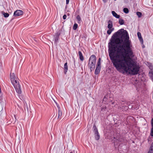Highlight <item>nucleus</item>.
<instances>
[{"instance_id": "f257e3e1", "label": "nucleus", "mask_w": 153, "mask_h": 153, "mask_svg": "<svg viewBox=\"0 0 153 153\" xmlns=\"http://www.w3.org/2000/svg\"><path fill=\"white\" fill-rule=\"evenodd\" d=\"M132 45L127 31L121 29L112 36L108 43L109 56L117 70L123 69L126 73L137 74L140 67L131 61L134 55Z\"/></svg>"}, {"instance_id": "f03ea898", "label": "nucleus", "mask_w": 153, "mask_h": 153, "mask_svg": "<svg viewBox=\"0 0 153 153\" xmlns=\"http://www.w3.org/2000/svg\"><path fill=\"white\" fill-rule=\"evenodd\" d=\"M11 83L13 85L14 88L15 89L16 92L18 94H21L22 93L21 86L19 82V79L18 78L11 81Z\"/></svg>"}, {"instance_id": "7ed1b4c3", "label": "nucleus", "mask_w": 153, "mask_h": 153, "mask_svg": "<svg viewBox=\"0 0 153 153\" xmlns=\"http://www.w3.org/2000/svg\"><path fill=\"white\" fill-rule=\"evenodd\" d=\"M96 57L94 55H92L90 57L88 62V65L91 71L93 70L95 68Z\"/></svg>"}, {"instance_id": "20e7f679", "label": "nucleus", "mask_w": 153, "mask_h": 153, "mask_svg": "<svg viewBox=\"0 0 153 153\" xmlns=\"http://www.w3.org/2000/svg\"><path fill=\"white\" fill-rule=\"evenodd\" d=\"M125 139L124 137L123 136H120V137H114L113 140L114 145H116L118 144L119 142L123 143L124 142Z\"/></svg>"}, {"instance_id": "39448f33", "label": "nucleus", "mask_w": 153, "mask_h": 153, "mask_svg": "<svg viewBox=\"0 0 153 153\" xmlns=\"http://www.w3.org/2000/svg\"><path fill=\"white\" fill-rule=\"evenodd\" d=\"M93 131L94 132L95 134V139L96 140H99L100 137L98 131V129L97 128L95 125H94L93 127Z\"/></svg>"}, {"instance_id": "423d86ee", "label": "nucleus", "mask_w": 153, "mask_h": 153, "mask_svg": "<svg viewBox=\"0 0 153 153\" xmlns=\"http://www.w3.org/2000/svg\"><path fill=\"white\" fill-rule=\"evenodd\" d=\"M23 12L20 10H17L14 13L13 16L15 17H17L20 16L23 14Z\"/></svg>"}, {"instance_id": "0eeeda50", "label": "nucleus", "mask_w": 153, "mask_h": 153, "mask_svg": "<svg viewBox=\"0 0 153 153\" xmlns=\"http://www.w3.org/2000/svg\"><path fill=\"white\" fill-rule=\"evenodd\" d=\"M151 125L152 127L151 129L150 134L151 136L153 137V118L151 120Z\"/></svg>"}, {"instance_id": "6e6552de", "label": "nucleus", "mask_w": 153, "mask_h": 153, "mask_svg": "<svg viewBox=\"0 0 153 153\" xmlns=\"http://www.w3.org/2000/svg\"><path fill=\"white\" fill-rule=\"evenodd\" d=\"M16 78H17V77H16L15 74L13 73H11L10 74V79L11 81L13 80Z\"/></svg>"}, {"instance_id": "1a4fd4ad", "label": "nucleus", "mask_w": 153, "mask_h": 153, "mask_svg": "<svg viewBox=\"0 0 153 153\" xmlns=\"http://www.w3.org/2000/svg\"><path fill=\"white\" fill-rule=\"evenodd\" d=\"M108 28L109 29L111 28L113 26L112 22L111 20H109L108 22Z\"/></svg>"}, {"instance_id": "9d476101", "label": "nucleus", "mask_w": 153, "mask_h": 153, "mask_svg": "<svg viewBox=\"0 0 153 153\" xmlns=\"http://www.w3.org/2000/svg\"><path fill=\"white\" fill-rule=\"evenodd\" d=\"M78 54L80 60L81 61H83L84 60V57L82 55L81 52L80 51H79L78 52Z\"/></svg>"}, {"instance_id": "9b49d317", "label": "nucleus", "mask_w": 153, "mask_h": 153, "mask_svg": "<svg viewBox=\"0 0 153 153\" xmlns=\"http://www.w3.org/2000/svg\"><path fill=\"white\" fill-rule=\"evenodd\" d=\"M100 67H96V69L95 71V74L96 75L99 74L100 72Z\"/></svg>"}, {"instance_id": "f8f14e48", "label": "nucleus", "mask_w": 153, "mask_h": 153, "mask_svg": "<svg viewBox=\"0 0 153 153\" xmlns=\"http://www.w3.org/2000/svg\"><path fill=\"white\" fill-rule=\"evenodd\" d=\"M137 35L139 39L140 40V42L142 43H143V39L141 36V33L139 32H137Z\"/></svg>"}, {"instance_id": "ddd939ff", "label": "nucleus", "mask_w": 153, "mask_h": 153, "mask_svg": "<svg viewBox=\"0 0 153 153\" xmlns=\"http://www.w3.org/2000/svg\"><path fill=\"white\" fill-rule=\"evenodd\" d=\"M59 35V33H56L54 40L55 42L56 43L58 42Z\"/></svg>"}, {"instance_id": "4468645a", "label": "nucleus", "mask_w": 153, "mask_h": 153, "mask_svg": "<svg viewBox=\"0 0 153 153\" xmlns=\"http://www.w3.org/2000/svg\"><path fill=\"white\" fill-rule=\"evenodd\" d=\"M112 13L113 15L117 18H119L120 17V15H118L115 11H112Z\"/></svg>"}, {"instance_id": "2eb2a0df", "label": "nucleus", "mask_w": 153, "mask_h": 153, "mask_svg": "<svg viewBox=\"0 0 153 153\" xmlns=\"http://www.w3.org/2000/svg\"><path fill=\"white\" fill-rule=\"evenodd\" d=\"M64 73L66 74L68 70L67 63L66 62L64 65Z\"/></svg>"}, {"instance_id": "dca6fc26", "label": "nucleus", "mask_w": 153, "mask_h": 153, "mask_svg": "<svg viewBox=\"0 0 153 153\" xmlns=\"http://www.w3.org/2000/svg\"><path fill=\"white\" fill-rule=\"evenodd\" d=\"M148 153H153V142L152 143Z\"/></svg>"}, {"instance_id": "f3484780", "label": "nucleus", "mask_w": 153, "mask_h": 153, "mask_svg": "<svg viewBox=\"0 0 153 153\" xmlns=\"http://www.w3.org/2000/svg\"><path fill=\"white\" fill-rule=\"evenodd\" d=\"M58 118L59 119H61L62 116V112L61 110H59V111H58Z\"/></svg>"}, {"instance_id": "a211bd4d", "label": "nucleus", "mask_w": 153, "mask_h": 153, "mask_svg": "<svg viewBox=\"0 0 153 153\" xmlns=\"http://www.w3.org/2000/svg\"><path fill=\"white\" fill-rule=\"evenodd\" d=\"M76 19L78 21V23H80V21H81V19L80 16L79 15H77L76 17Z\"/></svg>"}, {"instance_id": "6ab92c4d", "label": "nucleus", "mask_w": 153, "mask_h": 153, "mask_svg": "<svg viewBox=\"0 0 153 153\" xmlns=\"http://www.w3.org/2000/svg\"><path fill=\"white\" fill-rule=\"evenodd\" d=\"M119 23L120 25H123L124 24V21L123 19H119Z\"/></svg>"}, {"instance_id": "aec40b11", "label": "nucleus", "mask_w": 153, "mask_h": 153, "mask_svg": "<svg viewBox=\"0 0 153 153\" xmlns=\"http://www.w3.org/2000/svg\"><path fill=\"white\" fill-rule=\"evenodd\" d=\"M10 121L11 122V123H13L14 124L16 121V118H15L14 120L13 119H10Z\"/></svg>"}, {"instance_id": "412c9836", "label": "nucleus", "mask_w": 153, "mask_h": 153, "mask_svg": "<svg viewBox=\"0 0 153 153\" xmlns=\"http://www.w3.org/2000/svg\"><path fill=\"white\" fill-rule=\"evenodd\" d=\"M78 25L76 23H75L73 27V29L74 30H76L77 28Z\"/></svg>"}, {"instance_id": "4be33fe9", "label": "nucleus", "mask_w": 153, "mask_h": 153, "mask_svg": "<svg viewBox=\"0 0 153 153\" xmlns=\"http://www.w3.org/2000/svg\"><path fill=\"white\" fill-rule=\"evenodd\" d=\"M123 11L126 13H127L129 12V10L127 8H124L123 9Z\"/></svg>"}, {"instance_id": "5701e85b", "label": "nucleus", "mask_w": 153, "mask_h": 153, "mask_svg": "<svg viewBox=\"0 0 153 153\" xmlns=\"http://www.w3.org/2000/svg\"><path fill=\"white\" fill-rule=\"evenodd\" d=\"M136 14L139 18H140L142 16V14L140 12H137L136 13Z\"/></svg>"}, {"instance_id": "b1692460", "label": "nucleus", "mask_w": 153, "mask_h": 153, "mask_svg": "<svg viewBox=\"0 0 153 153\" xmlns=\"http://www.w3.org/2000/svg\"><path fill=\"white\" fill-rule=\"evenodd\" d=\"M4 17L5 18H7L8 17L9 15V14L7 13H3Z\"/></svg>"}, {"instance_id": "393cba45", "label": "nucleus", "mask_w": 153, "mask_h": 153, "mask_svg": "<svg viewBox=\"0 0 153 153\" xmlns=\"http://www.w3.org/2000/svg\"><path fill=\"white\" fill-rule=\"evenodd\" d=\"M111 32H112L111 30H110V29H109L107 31V33L108 34V35H110L111 34Z\"/></svg>"}, {"instance_id": "a878e982", "label": "nucleus", "mask_w": 153, "mask_h": 153, "mask_svg": "<svg viewBox=\"0 0 153 153\" xmlns=\"http://www.w3.org/2000/svg\"><path fill=\"white\" fill-rule=\"evenodd\" d=\"M60 152L61 153H62V151H61V149L60 148H58L57 149L56 153H60Z\"/></svg>"}, {"instance_id": "bb28decb", "label": "nucleus", "mask_w": 153, "mask_h": 153, "mask_svg": "<svg viewBox=\"0 0 153 153\" xmlns=\"http://www.w3.org/2000/svg\"><path fill=\"white\" fill-rule=\"evenodd\" d=\"M100 62H99V61H98L97 65V67H100Z\"/></svg>"}, {"instance_id": "cd10ccee", "label": "nucleus", "mask_w": 153, "mask_h": 153, "mask_svg": "<svg viewBox=\"0 0 153 153\" xmlns=\"http://www.w3.org/2000/svg\"><path fill=\"white\" fill-rule=\"evenodd\" d=\"M107 97V96H105L104 97V98L103 99V101H106L107 100V98H106V97Z\"/></svg>"}, {"instance_id": "c85d7f7f", "label": "nucleus", "mask_w": 153, "mask_h": 153, "mask_svg": "<svg viewBox=\"0 0 153 153\" xmlns=\"http://www.w3.org/2000/svg\"><path fill=\"white\" fill-rule=\"evenodd\" d=\"M66 17H67V16L65 14L63 15V19H65L66 18Z\"/></svg>"}, {"instance_id": "c756f323", "label": "nucleus", "mask_w": 153, "mask_h": 153, "mask_svg": "<svg viewBox=\"0 0 153 153\" xmlns=\"http://www.w3.org/2000/svg\"><path fill=\"white\" fill-rule=\"evenodd\" d=\"M56 105H57V107L58 108V111H59V110H60V107L59 106V105H58V104L56 103Z\"/></svg>"}, {"instance_id": "7c9ffc66", "label": "nucleus", "mask_w": 153, "mask_h": 153, "mask_svg": "<svg viewBox=\"0 0 153 153\" xmlns=\"http://www.w3.org/2000/svg\"><path fill=\"white\" fill-rule=\"evenodd\" d=\"M69 0H66V4H68L69 2Z\"/></svg>"}, {"instance_id": "2f4dec72", "label": "nucleus", "mask_w": 153, "mask_h": 153, "mask_svg": "<svg viewBox=\"0 0 153 153\" xmlns=\"http://www.w3.org/2000/svg\"><path fill=\"white\" fill-rule=\"evenodd\" d=\"M104 108L105 109H106V106H105L104 108L102 107L101 108L102 110Z\"/></svg>"}, {"instance_id": "473e14b6", "label": "nucleus", "mask_w": 153, "mask_h": 153, "mask_svg": "<svg viewBox=\"0 0 153 153\" xmlns=\"http://www.w3.org/2000/svg\"><path fill=\"white\" fill-rule=\"evenodd\" d=\"M102 1L104 3H105L108 0H102Z\"/></svg>"}, {"instance_id": "72a5a7b5", "label": "nucleus", "mask_w": 153, "mask_h": 153, "mask_svg": "<svg viewBox=\"0 0 153 153\" xmlns=\"http://www.w3.org/2000/svg\"><path fill=\"white\" fill-rule=\"evenodd\" d=\"M114 28H111L110 29V30H111V32H112L114 30Z\"/></svg>"}, {"instance_id": "f704fd0d", "label": "nucleus", "mask_w": 153, "mask_h": 153, "mask_svg": "<svg viewBox=\"0 0 153 153\" xmlns=\"http://www.w3.org/2000/svg\"><path fill=\"white\" fill-rule=\"evenodd\" d=\"M100 60H101L100 58H99L98 61H99V62H100Z\"/></svg>"}, {"instance_id": "c9c22d12", "label": "nucleus", "mask_w": 153, "mask_h": 153, "mask_svg": "<svg viewBox=\"0 0 153 153\" xmlns=\"http://www.w3.org/2000/svg\"><path fill=\"white\" fill-rule=\"evenodd\" d=\"M112 104H114V102H112Z\"/></svg>"}, {"instance_id": "e433bc0d", "label": "nucleus", "mask_w": 153, "mask_h": 153, "mask_svg": "<svg viewBox=\"0 0 153 153\" xmlns=\"http://www.w3.org/2000/svg\"><path fill=\"white\" fill-rule=\"evenodd\" d=\"M149 67H150V68L151 67H152V65H149Z\"/></svg>"}, {"instance_id": "4c0bfd02", "label": "nucleus", "mask_w": 153, "mask_h": 153, "mask_svg": "<svg viewBox=\"0 0 153 153\" xmlns=\"http://www.w3.org/2000/svg\"><path fill=\"white\" fill-rule=\"evenodd\" d=\"M70 153H74L73 152H71Z\"/></svg>"}, {"instance_id": "58836bf2", "label": "nucleus", "mask_w": 153, "mask_h": 153, "mask_svg": "<svg viewBox=\"0 0 153 153\" xmlns=\"http://www.w3.org/2000/svg\"><path fill=\"white\" fill-rule=\"evenodd\" d=\"M75 60H74V64H75Z\"/></svg>"}, {"instance_id": "ea45409f", "label": "nucleus", "mask_w": 153, "mask_h": 153, "mask_svg": "<svg viewBox=\"0 0 153 153\" xmlns=\"http://www.w3.org/2000/svg\"><path fill=\"white\" fill-rule=\"evenodd\" d=\"M67 15H69V14H68Z\"/></svg>"}, {"instance_id": "a19ab883", "label": "nucleus", "mask_w": 153, "mask_h": 153, "mask_svg": "<svg viewBox=\"0 0 153 153\" xmlns=\"http://www.w3.org/2000/svg\"><path fill=\"white\" fill-rule=\"evenodd\" d=\"M114 1H116V0H114Z\"/></svg>"}]
</instances>
